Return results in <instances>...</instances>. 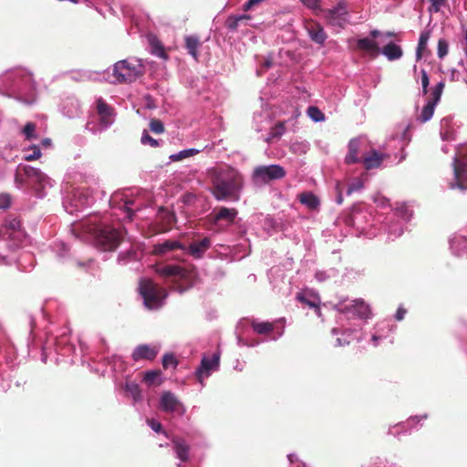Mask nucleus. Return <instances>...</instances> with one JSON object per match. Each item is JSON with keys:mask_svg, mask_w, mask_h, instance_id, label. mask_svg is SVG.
Segmentation results:
<instances>
[{"mask_svg": "<svg viewBox=\"0 0 467 467\" xmlns=\"http://www.w3.org/2000/svg\"><path fill=\"white\" fill-rule=\"evenodd\" d=\"M381 52L389 60L399 59L403 54L401 47L394 43L384 46Z\"/></svg>", "mask_w": 467, "mask_h": 467, "instance_id": "cd10ccee", "label": "nucleus"}, {"mask_svg": "<svg viewBox=\"0 0 467 467\" xmlns=\"http://www.w3.org/2000/svg\"><path fill=\"white\" fill-rule=\"evenodd\" d=\"M156 221L160 224V232H168L176 221L175 213L161 207L156 215Z\"/></svg>", "mask_w": 467, "mask_h": 467, "instance_id": "a211bd4d", "label": "nucleus"}, {"mask_svg": "<svg viewBox=\"0 0 467 467\" xmlns=\"http://www.w3.org/2000/svg\"><path fill=\"white\" fill-rule=\"evenodd\" d=\"M287 459L291 467H306V463L303 462L296 453H289Z\"/></svg>", "mask_w": 467, "mask_h": 467, "instance_id": "49530a36", "label": "nucleus"}, {"mask_svg": "<svg viewBox=\"0 0 467 467\" xmlns=\"http://www.w3.org/2000/svg\"><path fill=\"white\" fill-rule=\"evenodd\" d=\"M43 144H49V140L48 139H46L44 141H43Z\"/></svg>", "mask_w": 467, "mask_h": 467, "instance_id": "774afa93", "label": "nucleus"}, {"mask_svg": "<svg viewBox=\"0 0 467 467\" xmlns=\"http://www.w3.org/2000/svg\"><path fill=\"white\" fill-rule=\"evenodd\" d=\"M449 50V45L447 40L444 38H441L438 41V57L440 58H443L447 54Z\"/></svg>", "mask_w": 467, "mask_h": 467, "instance_id": "c03bdc74", "label": "nucleus"}, {"mask_svg": "<svg viewBox=\"0 0 467 467\" xmlns=\"http://www.w3.org/2000/svg\"><path fill=\"white\" fill-rule=\"evenodd\" d=\"M307 8L312 9L317 14L321 12L322 8L319 5V0H300Z\"/></svg>", "mask_w": 467, "mask_h": 467, "instance_id": "de8ad7c7", "label": "nucleus"}, {"mask_svg": "<svg viewBox=\"0 0 467 467\" xmlns=\"http://www.w3.org/2000/svg\"><path fill=\"white\" fill-rule=\"evenodd\" d=\"M211 239L209 237H204L200 240L192 241L189 244L187 251L189 254L194 258H201L202 257L203 254L211 247Z\"/></svg>", "mask_w": 467, "mask_h": 467, "instance_id": "6ab92c4d", "label": "nucleus"}, {"mask_svg": "<svg viewBox=\"0 0 467 467\" xmlns=\"http://www.w3.org/2000/svg\"><path fill=\"white\" fill-rule=\"evenodd\" d=\"M357 47L359 50L367 51L372 57H376L379 53V43L367 37L358 39Z\"/></svg>", "mask_w": 467, "mask_h": 467, "instance_id": "393cba45", "label": "nucleus"}, {"mask_svg": "<svg viewBox=\"0 0 467 467\" xmlns=\"http://www.w3.org/2000/svg\"><path fill=\"white\" fill-rule=\"evenodd\" d=\"M362 467H388V461L382 457H374Z\"/></svg>", "mask_w": 467, "mask_h": 467, "instance_id": "79ce46f5", "label": "nucleus"}, {"mask_svg": "<svg viewBox=\"0 0 467 467\" xmlns=\"http://www.w3.org/2000/svg\"><path fill=\"white\" fill-rule=\"evenodd\" d=\"M263 0H251V2L254 3L255 5L261 3Z\"/></svg>", "mask_w": 467, "mask_h": 467, "instance_id": "69168bd1", "label": "nucleus"}, {"mask_svg": "<svg viewBox=\"0 0 467 467\" xmlns=\"http://www.w3.org/2000/svg\"><path fill=\"white\" fill-rule=\"evenodd\" d=\"M185 47L188 53L195 59L198 60V48L201 47V41L196 36H186L184 37Z\"/></svg>", "mask_w": 467, "mask_h": 467, "instance_id": "bb28decb", "label": "nucleus"}, {"mask_svg": "<svg viewBox=\"0 0 467 467\" xmlns=\"http://www.w3.org/2000/svg\"><path fill=\"white\" fill-rule=\"evenodd\" d=\"M431 32L430 31H424L420 34L417 51H416V57L417 60H420L423 56V51L425 50L427 47L428 40L430 39Z\"/></svg>", "mask_w": 467, "mask_h": 467, "instance_id": "473e14b6", "label": "nucleus"}, {"mask_svg": "<svg viewBox=\"0 0 467 467\" xmlns=\"http://www.w3.org/2000/svg\"><path fill=\"white\" fill-rule=\"evenodd\" d=\"M156 273L162 277L172 278L175 282H180L182 291L192 287L197 278L196 268L192 265L187 267L179 265H158Z\"/></svg>", "mask_w": 467, "mask_h": 467, "instance_id": "f03ea898", "label": "nucleus"}, {"mask_svg": "<svg viewBox=\"0 0 467 467\" xmlns=\"http://www.w3.org/2000/svg\"><path fill=\"white\" fill-rule=\"evenodd\" d=\"M363 186H364L363 182L361 180L358 179L348 185V190H347V194L350 195L352 192L362 189Z\"/></svg>", "mask_w": 467, "mask_h": 467, "instance_id": "09e8293b", "label": "nucleus"}, {"mask_svg": "<svg viewBox=\"0 0 467 467\" xmlns=\"http://www.w3.org/2000/svg\"><path fill=\"white\" fill-rule=\"evenodd\" d=\"M123 389L125 396L132 400V405L139 410V406L144 400L141 387L136 381H125V384L116 386V389Z\"/></svg>", "mask_w": 467, "mask_h": 467, "instance_id": "ddd939ff", "label": "nucleus"}, {"mask_svg": "<svg viewBox=\"0 0 467 467\" xmlns=\"http://www.w3.org/2000/svg\"><path fill=\"white\" fill-rule=\"evenodd\" d=\"M370 35H371L372 37L376 38V37H378L380 35V33L378 30H372L370 32Z\"/></svg>", "mask_w": 467, "mask_h": 467, "instance_id": "680f3d73", "label": "nucleus"}, {"mask_svg": "<svg viewBox=\"0 0 467 467\" xmlns=\"http://www.w3.org/2000/svg\"><path fill=\"white\" fill-rule=\"evenodd\" d=\"M95 246L101 251L115 250L123 239L122 233L111 226H99L93 229Z\"/></svg>", "mask_w": 467, "mask_h": 467, "instance_id": "20e7f679", "label": "nucleus"}, {"mask_svg": "<svg viewBox=\"0 0 467 467\" xmlns=\"http://www.w3.org/2000/svg\"><path fill=\"white\" fill-rule=\"evenodd\" d=\"M26 234L21 228L20 220L12 215L5 217L0 227V239L9 241L12 249L19 247L25 241Z\"/></svg>", "mask_w": 467, "mask_h": 467, "instance_id": "39448f33", "label": "nucleus"}, {"mask_svg": "<svg viewBox=\"0 0 467 467\" xmlns=\"http://www.w3.org/2000/svg\"><path fill=\"white\" fill-rule=\"evenodd\" d=\"M285 174V170L278 164L259 165L254 169L251 179L254 184H266L283 179Z\"/></svg>", "mask_w": 467, "mask_h": 467, "instance_id": "0eeeda50", "label": "nucleus"}, {"mask_svg": "<svg viewBox=\"0 0 467 467\" xmlns=\"http://www.w3.org/2000/svg\"><path fill=\"white\" fill-rule=\"evenodd\" d=\"M361 142L358 139H352L348 145V154L345 157V162L348 165L358 163L361 159L358 157Z\"/></svg>", "mask_w": 467, "mask_h": 467, "instance_id": "4be33fe9", "label": "nucleus"}, {"mask_svg": "<svg viewBox=\"0 0 467 467\" xmlns=\"http://www.w3.org/2000/svg\"><path fill=\"white\" fill-rule=\"evenodd\" d=\"M175 249H185V247L178 241L167 240L161 244H155L153 247V253L157 255H163Z\"/></svg>", "mask_w": 467, "mask_h": 467, "instance_id": "5701e85b", "label": "nucleus"}, {"mask_svg": "<svg viewBox=\"0 0 467 467\" xmlns=\"http://www.w3.org/2000/svg\"><path fill=\"white\" fill-rule=\"evenodd\" d=\"M431 2V6L430 8L431 12H439L442 5H445L446 0H430Z\"/></svg>", "mask_w": 467, "mask_h": 467, "instance_id": "603ef678", "label": "nucleus"}, {"mask_svg": "<svg viewBox=\"0 0 467 467\" xmlns=\"http://www.w3.org/2000/svg\"><path fill=\"white\" fill-rule=\"evenodd\" d=\"M454 178L457 186L462 190H467V163L464 161L455 159L453 161Z\"/></svg>", "mask_w": 467, "mask_h": 467, "instance_id": "f3484780", "label": "nucleus"}, {"mask_svg": "<svg viewBox=\"0 0 467 467\" xmlns=\"http://www.w3.org/2000/svg\"><path fill=\"white\" fill-rule=\"evenodd\" d=\"M406 314H407V310L404 307L400 306L395 315L396 320L397 321L403 320Z\"/></svg>", "mask_w": 467, "mask_h": 467, "instance_id": "13d9d810", "label": "nucleus"}, {"mask_svg": "<svg viewBox=\"0 0 467 467\" xmlns=\"http://www.w3.org/2000/svg\"><path fill=\"white\" fill-rule=\"evenodd\" d=\"M307 114L314 121L325 120V114L317 107L310 106L307 109Z\"/></svg>", "mask_w": 467, "mask_h": 467, "instance_id": "ea45409f", "label": "nucleus"}, {"mask_svg": "<svg viewBox=\"0 0 467 467\" xmlns=\"http://www.w3.org/2000/svg\"><path fill=\"white\" fill-rule=\"evenodd\" d=\"M171 444L175 457L179 460L176 466L182 467V463L190 460L191 446L185 439L178 436L171 439Z\"/></svg>", "mask_w": 467, "mask_h": 467, "instance_id": "4468645a", "label": "nucleus"}, {"mask_svg": "<svg viewBox=\"0 0 467 467\" xmlns=\"http://www.w3.org/2000/svg\"><path fill=\"white\" fill-rule=\"evenodd\" d=\"M161 363L164 369L175 368L178 365V360L173 354L167 353L162 357Z\"/></svg>", "mask_w": 467, "mask_h": 467, "instance_id": "4c0bfd02", "label": "nucleus"}, {"mask_svg": "<svg viewBox=\"0 0 467 467\" xmlns=\"http://www.w3.org/2000/svg\"><path fill=\"white\" fill-rule=\"evenodd\" d=\"M147 423L149 425V427L155 432H161V430H162V425L161 422H159L157 420L155 419H148L147 420Z\"/></svg>", "mask_w": 467, "mask_h": 467, "instance_id": "3c124183", "label": "nucleus"}, {"mask_svg": "<svg viewBox=\"0 0 467 467\" xmlns=\"http://www.w3.org/2000/svg\"><path fill=\"white\" fill-rule=\"evenodd\" d=\"M24 175L28 179H33L37 182H41L45 175L36 168L26 165L22 167Z\"/></svg>", "mask_w": 467, "mask_h": 467, "instance_id": "7c9ffc66", "label": "nucleus"}, {"mask_svg": "<svg viewBox=\"0 0 467 467\" xmlns=\"http://www.w3.org/2000/svg\"><path fill=\"white\" fill-rule=\"evenodd\" d=\"M305 29L314 43L320 47L325 45L327 34L320 23L315 20H307L305 22Z\"/></svg>", "mask_w": 467, "mask_h": 467, "instance_id": "2eb2a0df", "label": "nucleus"}, {"mask_svg": "<svg viewBox=\"0 0 467 467\" xmlns=\"http://www.w3.org/2000/svg\"><path fill=\"white\" fill-rule=\"evenodd\" d=\"M379 337L378 336H376V335L372 336V340L374 341V345H376V343L379 340Z\"/></svg>", "mask_w": 467, "mask_h": 467, "instance_id": "0e129e2a", "label": "nucleus"}, {"mask_svg": "<svg viewBox=\"0 0 467 467\" xmlns=\"http://www.w3.org/2000/svg\"><path fill=\"white\" fill-rule=\"evenodd\" d=\"M208 174L213 186L212 193L216 200L239 201L244 180L238 170L225 165L212 168Z\"/></svg>", "mask_w": 467, "mask_h": 467, "instance_id": "f257e3e1", "label": "nucleus"}, {"mask_svg": "<svg viewBox=\"0 0 467 467\" xmlns=\"http://www.w3.org/2000/svg\"><path fill=\"white\" fill-rule=\"evenodd\" d=\"M285 130V122L279 121L271 129L269 133L270 138L267 140L269 141L271 139H279L284 134Z\"/></svg>", "mask_w": 467, "mask_h": 467, "instance_id": "58836bf2", "label": "nucleus"}, {"mask_svg": "<svg viewBox=\"0 0 467 467\" xmlns=\"http://www.w3.org/2000/svg\"><path fill=\"white\" fill-rule=\"evenodd\" d=\"M428 418V414L424 413L419 416H411L405 422H399L389 426L388 434L398 438L399 440L402 435L410 434L413 431L419 430L422 425L421 421Z\"/></svg>", "mask_w": 467, "mask_h": 467, "instance_id": "9d476101", "label": "nucleus"}, {"mask_svg": "<svg viewBox=\"0 0 467 467\" xmlns=\"http://www.w3.org/2000/svg\"><path fill=\"white\" fill-rule=\"evenodd\" d=\"M160 407L165 412H172L178 416H183L186 409L183 404L170 391H165L161 397Z\"/></svg>", "mask_w": 467, "mask_h": 467, "instance_id": "9b49d317", "label": "nucleus"}, {"mask_svg": "<svg viewBox=\"0 0 467 467\" xmlns=\"http://www.w3.org/2000/svg\"><path fill=\"white\" fill-rule=\"evenodd\" d=\"M148 41H149V44L150 47V51L153 55H155L161 58H163V59L168 58V55L164 49L162 43L156 36L149 35Z\"/></svg>", "mask_w": 467, "mask_h": 467, "instance_id": "a878e982", "label": "nucleus"}, {"mask_svg": "<svg viewBox=\"0 0 467 467\" xmlns=\"http://www.w3.org/2000/svg\"><path fill=\"white\" fill-rule=\"evenodd\" d=\"M384 159V154H381L377 150H372L368 153L363 155L361 161L366 170H372L379 168L381 165Z\"/></svg>", "mask_w": 467, "mask_h": 467, "instance_id": "412c9836", "label": "nucleus"}, {"mask_svg": "<svg viewBox=\"0 0 467 467\" xmlns=\"http://www.w3.org/2000/svg\"><path fill=\"white\" fill-rule=\"evenodd\" d=\"M32 150H33L32 154L25 156V160L26 161H35V160H37V159L40 158V156H41L40 149L37 146H34L32 148Z\"/></svg>", "mask_w": 467, "mask_h": 467, "instance_id": "864d4df0", "label": "nucleus"}, {"mask_svg": "<svg viewBox=\"0 0 467 467\" xmlns=\"http://www.w3.org/2000/svg\"><path fill=\"white\" fill-rule=\"evenodd\" d=\"M420 73H421L422 93L424 95H426L429 91L428 87L430 84V79H429L426 70L422 69Z\"/></svg>", "mask_w": 467, "mask_h": 467, "instance_id": "8fccbe9b", "label": "nucleus"}, {"mask_svg": "<svg viewBox=\"0 0 467 467\" xmlns=\"http://www.w3.org/2000/svg\"><path fill=\"white\" fill-rule=\"evenodd\" d=\"M11 199L8 194H0V209H6L10 206Z\"/></svg>", "mask_w": 467, "mask_h": 467, "instance_id": "5fc2aeb1", "label": "nucleus"}, {"mask_svg": "<svg viewBox=\"0 0 467 467\" xmlns=\"http://www.w3.org/2000/svg\"><path fill=\"white\" fill-rule=\"evenodd\" d=\"M237 215V210L234 208L221 207L214 218L216 221H226L233 223Z\"/></svg>", "mask_w": 467, "mask_h": 467, "instance_id": "c85d7f7f", "label": "nucleus"}, {"mask_svg": "<svg viewBox=\"0 0 467 467\" xmlns=\"http://www.w3.org/2000/svg\"><path fill=\"white\" fill-rule=\"evenodd\" d=\"M144 73V66L140 61L120 60L114 65L112 75L115 80L111 82L120 84L132 83L142 77Z\"/></svg>", "mask_w": 467, "mask_h": 467, "instance_id": "7ed1b4c3", "label": "nucleus"}, {"mask_svg": "<svg viewBox=\"0 0 467 467\" xmlns=\"http://www.w3.org/2000/svg\"><path fill=\"white\" fill-rule=\"evenodd\" d=\"M129 378H130V376H129V375L121 376V379H125V380H128V379H129Z\"/></svg>", "mask_w": 467, "mask_h": 467, "instance_id": "338daca9", "label": "nucleus"}, {"mask_svg": "<svg viewBox=\"0 0 467 467\" xmlns=\"http://www.w3.org/2000/svg\"><path fill=\"white\" fill-rule=\"evenodd\" d=\"M114 367H119V368L123 367V362L122 361H116L114 363Z\"/></svg>", "mask_w": 467, "mask_h": 467, "instance_id": "e2e57ef3", "label": "nucleus"}, {"mask_svg": "<svg viewBox=\"0 0 467 467\" xmlns=\"http://www.w3.org/2000/svg\"><path fill=\"white\" fill-rule=\"evenodd\" d=\"M272 65H273V62H272V60L269 58V59H266V60L264 62L263 67H264L265 69H267V68L271 67H272Z\"/></svg>", "mask_w": 467, "mask_h": 467, "instance_id": "052dcab7", "label": "nucleus"}, {"mask_svg": "<svg viewBox=\"0 0 467 467\" xmlns=\"http://www.w3.org/2000/svg\"><path fill=\"white\" fill-rule=\"evenodd\" d=\"M444 87L445 83L443 81L437 83L431 93V99L429 101L437 105L438 102L441 100V97L443 92Z\"/></svg>", "mask_w": 467, "mask_h": 467, "instance_id": "e433bc0d", "label": "nucleus"}, {"mask_svg": "<svg viewBox=\"0 0 467 467\" xmlns=\"http://www.w3.org/2000/svg\"><path fill=\"white\" fill-rule=\"evenodd\" d=\"M220 366V354L214 352L210 356H203L200 367L196 369L198 379L208 378L213 371L218 370Z\"/></svg>", "mask_w": 467, "mask_h": 467, "instance_id": "f8f14e48", "label": "nucleus"}, {"mask_svg": "<svg viewBox=\"0 0 467 467\" xmlns=\"http://www.w3.org/2000/svg\"><path fill=\"white\" fill-rule=\"evenodd\" d=\"M200 151L201 150H197V149H187V150H181L180 152H178L176 154L171 155L170 159L172 161H180L183 159L194 156V155L198 154Z\"/></svg>", "mask_w": 467, "mask_h": 467, "instance_id": "c9c22d12", "label": "nucleus"}, {"mask_svg": "<svg viewBox=\"0 0 467 467\" xmlns=\"http://www.w3.org/2000/svg\"><path fill=\"white\" fill-rule=\"evenodd\" d=\"M140 292L144 304L149 309L159 308L167 296L166 290L150 279L142 280L140 284Z\"/></svg>", "mask_w": 467, "mask_h": 467, "instance_id": "423d86ee", "label": "nucleus"}, {"mask_svg": "<svg viewBox=\"0 0 467 467\" xmlns=\"http://www.w3.org/2000/svg\"><path fill=\"white\" fill-rule=\"evenodd\" d=\"M36 124L33 123V122H27L24 129H23V133L24 135L26 136V139L27 140H31L32 139H36V135L35 133L36 131Z\"/></svg>", "mask_w": 467, "mask_h": 467, "instance_id": "a19ab883", "label": "nucleus"}, {"mask_svg": "<svg viewBox=\"0 0 467 467\" xmlns=\"http://www.w3.org/2000/svg\"><path fill=\"white\" fill-rule=\"evenodd\" d=\"M334 308L338 313L346 315L348 318L368 319L371 317L370 306L363 299H355L350 301L349 304L339 302Z\"/></svg>", "mask_w": 467, "mask_h": 467, "instance_id": "1a4fd4ad", "label": "nucleus"}, {"mask_svg": "<svg viewBox=\"0 0 467 467\" xmlns=\"http://www.w3.org/2000/svg\"><path fill=\"white\" fill-rule=\"evenodd\" d=\"M296 298L302 304L308 306L310 308H314L318 312L320 311L319 299L313 293L308 291L299 292L296 294Z\"/></svg>", "mask_w": 467, "mask_h": 467, "instance_id": "b1692460", "label": "nucleus"}, {"mask_svg": "<svg viewBox=\"0 0 467 467\" xmlns=\"http://www.w3.org/2000/svg\"><path fill=\"white\" fill-rule=\"evenodd\" d=\"M435 107H436V104L428 101L427 104L423 107L421 113L420 114V116L418 118L419 120L421 123H425L428 120H430L433 116Z\"/></svg>", "mask_w": 467, "mask_h": 467, "instance_id": "72a5a7b5", "label": "nucleus"}, {"mask_svg": "<svg viewBox=\"0 0 467 467\" xmlns=\"http://www.w3.org/2000/svg\"><path fill=\"white\" fill-rule=\"evenodd\" d=\"M301 203L306 205L310 209H316L319 205L318 198L312 192H302L299 195Z\"/></svg>", "mask_w": 467, "mask_h": 467, "instance_id": "c756f323", "label": "nucleus"}, {"mask_svg": "<svg viewBox=\"0 0 467 467\" xmlns=\"http://www.w3.org/2000/svg\"><path fill=\"white\" fill-rule=\"evenodd\" d=\"M255 4L251 2V0H248L243 6L244 11L250 10Z\"/></svg>", "mask_w": 467, "mask_h": 467, "instance_id": "bf43d9fd", "label": "nucleus"}, {"mask_svg": "<svg viewBox=\"0 0 467 467\" xmlns=\"http://www.w3.org/2000/svg\"><path fill=\"white\" fill-rule=\"evenodd\" d=\"M320 13L329 26L343 29L349 24L348 9L344 2H339L332 8L322 9Z\"/></svg>", "mask_w": 467, "mask_h": 467, "instance_id": "6e6552de", "label": "nucleus"}, {"mask_svg": "<svg viewBox=\"0 0 467 467\" xmlns=\"http://www.w3.org/2000/svg\"><path fill=\"white\" fill-rule=\"evenodd\" d=\"M97 111L102 125L109 126L112 122L110 118L114 114V109L102 98L97 99Z\"/></svg>", "mask_w": 467, "mask_h": 467, "instance_id": "aec40b11", "label": "nucleus"}, {"mask_svg": "<svg viewBox=\"0 0 467 467\" xmlns=\"http://www.w3.org/2000/svg\"><path fill=\"white\" fill-rule=\"evenodd\" d=\"M140 141L142 144L146 145L149 144L153 148H156L159 146V142L157 140L153 139L150 134L144 130L140 139Z\"/></svg>", "mask_w": 467, "mask_h": 467, "instance_id": "a18cd8bd", "label": "nucleus"}, {"mask_svg": "<svg viewBox=\"0 0 467 467\" xmlns=\"http://www.w3.org/2000/svg\"><path fill=\"white\" fill-rule=\"evenodd\" d=\"M252 327L259 335H268L274 330V324L271 322H253Z\"/></svg>", "mask_w": 467, "mask_h": 467, "instance_id": "2f4dec72", "label": "nucleus"}, {"mask_svg": "<svg viewBox=\"0 0 467 467\" xmlns=\"http://www.w3.org/2000/svg\"><path fill=\"white\" fill-rule=\"evenodd\" d=\"M160 348L156 346H150L147 344L139 345L132 352V358L135 361L139 360H153Z\"/></svg>", "mask_w": 467, "mask_h": 467, "instance_id": "dca6fc26", "label": "nucleus"}, {"mask_svg": "<svg viewBox=\"0 0 467 467\" xmlns=\"http://www.w3.org/2000/svg\"><path fill=\"white\" fill-rule=\"evenodd\" d=\"M161 372L160 369H153L147 371L142 379H156L161 376Z\"/></svg>", "mask_w": 467, "mask_h": 467, "instance_id": "6e6d98bb", "label": "nucleus"}, {"mask_svg": "<svg viewBox=\"0 0 467 467\" xmlns=\"http://www.w3.org/2000/svg\"><path fill=\"white\" fill-rule=\"evenodd\" d=\"M150 130L155 134H161L164 132V125L158 119H152L150 122Z\"/></svg>", "mask_w": 467, "mask_h": 467, "instance_id": "37998d69", "label": "nucleus"}, {"mask_svg": "<svg viewBox=\"0 0 467 467\" xmlns=\"http://www.w3.org/2000/svg\"><path fill=\"white\" fill-rule=\"evenodd\" d=\"M25 175L22 167H18L16 172L15 181L17 184H23L25 182Z\"/></svg>", "mask_w": 467, "mask_h": 467, "instance_id": "4d7b16f0", "label": "nucleus"}, {"mask_svg": "<svg viewBox=\"0 0 467 467\" xmlns=\"http://www.w3.org/2000/svg\"><path fill=\"white\" fill-rule=\"evenodd\" d=\"M243 18H252L250 15L230 16L226 19V26L229 29L236 31Z\"/></svg>", "mask_w": 467, "mask_h": 467, "instance_id": "f704fd0d", "label": "nucleus"}]
</instances>
